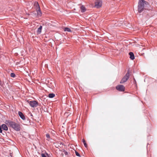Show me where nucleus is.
Returning <instances> with one entry per match:
<instances>
[{
	"label": "nucleus",
	"mask_w": 157,
	"mask_h": 157,
	"mask_svg": "<svg viewBox=\"0 0 157 157\" xmlns=\"http://www.w3.org/2000/svg\"><path fill=\"white\" fill-rule=\"evenodd\" d=\"M6 124L9 127H11L16 131H19L20 130L21 127L20 125L15 122L8 120L6 121Z\"/></svg>",
	"instance_id": "obj_1"
},
{
	"label": "nucleus",
	"mask_w": 157,
	"mask_h": 157,
	"mask_svg": "<svg viewBox=\"0 0 157 157\" xmlns=\"http://www.w3.org/2000/svg\"><path fill=\"white\" fill-rule=\"evenodd\" d=\"M148 4V2L144 0H139L138 6V12L140 13L142 12L144 10L145 5Z\"/></svg>",
	"instance_id": "obj_2"
},
{
	"label": "nucleus",
	"mask_w": 157,
	"mask_h": 157,
	"mask_svg": "<svg viewBox=\"0 0 157 157\" xmlns=\"http://www.w3.org/2000/svg\"><path fill=\"white\" fill-rule=\"evenodd\" d=\"M130 75V72L129 70H128L127 73L123 77L120 81V83H123L126 82L128 79Z\"/></svg>",
	"instance_id": "obj_3"
},
{
	"label": "nucleus",
	"mask_w": 157,
	"mask_h": 157,
	"mask_svg": "<svg viewBox=\"0 0 157 157\" xmlns=\"http://www.w3.org/2000/svg\"><path fill=\"white\" fill-rule=\"evenodd\" d=\"M26 102L29 104L32 107H36L38 105V102L36 101H30L27 100Z\"/></svg>",
	"instance_id": "obj_4"
},
{
	"label": "nucleus",
	"mask_w": 157,
	"mask_h": 157,
	"mask_svg": "<svg viewBox=\"0 0 157 157\" xmlns=\"http://www.w3.org/2000/svg\"><path fill=\"white\" fill-rule=\"evenodd\" d=\"M116 88L117 90L119 91H124L125 89L124 86L121 85H119L117 86Z\"/></svg>",
	"instance_id": "obj_5"
},
{
	"label": "nucleus",
	"mask_w": 157,
	"mask_h": 157,
	"mask_svg": "<svg viewBox=\"0 0 157 157\" xmlns=\"http://www.w3.org/2000/svg\"><path fill=\"white\" fill-rule=\"evenodd\" d=\"M102 3L101 0H96L95 2V6L97 8H99L101 6Z\"/></svg>",
	"instance_id": "obj_6"
},
{
	"label": "nucleus",
	"mask_w": 157,
	"mask_h": 157,
	"mask_svg": "<svg viewBox=\"0 0 157 157\" xmlns=\"http://www.w3.org/2000/svg\"><path fill=\"white\" fill-rule=\"evenodd\" d=\"M18 114L21 118L22 120H25V117L23 113L19 111L18 112Z\"/></svg>",
	"instance_id": "obj_7"
},
{
	"label": "nucleus",
	"mask_w": 157,
	"mask_h": 157,
	"mask_svg": "<svg viewBox=\"0 0 157 157\" xmlns=\"http://www.w3.org/2000/svg\"><path fill=\"white\" fill-rule=\"evenodd\" d=\"M129 55L130 56V58L132 60H133L135 59V56L133 53L132 52H130L129 53Z\"/></svg>",
	"instance_id": "obj_8"
},
{
	"label": "nucleus",
	"mask_w": 157,
	"mask_h": 157,
	"mask_svg": "<svg viewBox=\"0 0 157 157\" xmlns=\"http://www.w3.org/2000/svg\"><path fill=\"white\" fill-rule=\"evenodd\" d=\"M2 128L4 130L7 131L8 129V127L5 124H3L1 126Z\"/></svg>",
	"instance_id": "obj_9"
},
{
	"label": "nucleus",
	"mask_w": 157,
	"mask_h": 157,
	"mask_svg": "<svg viewBox=\"0 0 157 157\" xmlns=\"http://www.w3.org/2000/svg\"><path fill=\"white\" fill-rule=\"evenodd\" d=\"M80 8L81 12L82 13L86 11V8L85 7V6L83 5H82L80 7Z\"/></svg>",
	"instance_id": "obj_10"
},
{
	"label": "nucleus",
	"mask_w": 157,
	"mask_h": 157,
	"mask_svg": "<svg viewBox=\"0 0 157 157\" xmlns=\"http://www.w3.org/2000/svg\"><path fill=\"white\" fill-rule=\"evenodd\" d=\"M42 27L41 25H40V27L38 29L37 32L38 34H40L41 32V30Z\"/></svg>",
	"instance_id": "obj_11"
},
{
	"label": "nucleus",
	"mask_w": 157,
	"mask_h": 157,
	"mask_svg": "<svg viewBox=\"0 0 157 157\" xmlns=\"http://www.w3.org/2000/svg\"><path fill=\"white\" fill-rule=\"evenodd\" d=\"M34 5L36 6V9H40L39 6L38 2H35L34 3Z\"/></svg>",
	"instance_id": "obj_12"
},
{
	"label": "nucleus",
	"mask_w": 157,
	"mask_h": 157,
	"mask_svg": "<svg viewBox=\"0 0 157 157\" xmlns=\"http://www.w3.org/2000/svg\"><path fill=\"white\" fill-rule=\"evenodd\" d=\"M55 96V94L53 93L50 94L48 96V97L50 98H54Z\"/></svg>",
	"instance_id": "obj_13"
},
{
	"label": "nucleus",
	"mask_w": 157,
	"mask_h": 157,
	"mask_svg": "<svg viewBox=\"0 0 157 157\" xmlns=\"http://www.w3.org/2000/svg\"><path fill=\"white\" fill-rule=\"evenodd\" d=\"M37 13L38 16H41V12L40 10V9H38V10L37 11Z\"/></svg>",
	"instance_id": "obj_14"
},
{
	"label": "nucleus",
	"mask_w": 157,
	"mask_h": 157,
	"mask_svg": "<svg viewBox=\"0 0 157 157\" xmlns=\"http://www.w3.org/2000/svg\"><path fill=\"white\" fill-rule=\"evenodd\" d=\"M82 142L83 143V144H84V145L85 146V147H87V144H86V141L84 139H83L82 140Z\"/></svg>",
	"instance_id": "obj_15"
},
{
	"label": "nucleus",
	"mask_w": 157,
	"mask_h": 157,
	"mask_svg": "<svg viewBox=\"0 0 157 157\" xmlns=\"http://www.w3.org/2000/svg\"><path fill=\"white\" fill-rule=\"evenodd\" d=\"M64 31L69 32H71V30L68 28H65L64 29Z\"/></svg>",
	"instance_id": "obj_16"
},
{
	"label": "nucleus",
	"mask_w": 157,
	"mask_h": 157,
	"mask_svg": "<svg viewBox=\"0 0 157 157\" xmlns=\"http://www.w3.org/2000/svg\"><path fill=\"white\" fill-rule=\"evenodd\" d=\"M10 76L14 78L15 77L16 75L14 73H12L10 74Z\"/></svg>",
	"instance_id": "obj_17"
},
{
	"label": "nucleus",
	"mask_w": 157,
	"mask_h": 157,
	"mask_svg": "<svg viewBox=\"0 0 157 157\" xmlns=\"http://www.w3.org/2000/svg\"><path fill=\"white\" fill-rule=\"evenodd\" d=\"M63 152L64 153V154L65 155H68V153L67 151H66L65 150H63Z\"/></svg>",
	"instance_id": "obj_18"
},
{
	"label": "nucleus",
	"mask_w": 157,
	"mask_h": 157,
	"mask_svg": "<svg viewBox=\"0 0 157 157\" xmlns=\"http://www.w3.org/2000/svg\"><path fill=\"white\" fill-rule=\"evenodd\" d=\"M75 154H76V155H77L78 156H79V157L80 156V155L79 154L77 151H75Z\"/></svg>",
	"instance_id": "obj_19"
},
{
	"label": "nucleus",
	"mask_w": 157,
	"mask_h": 157,
	"mask_svg": "<svg viewBox=\"0 0 157 157\" xmlns=\"http://www.w3.org/2000/svg\"><path fill=\"white\" fill-rule=\"evenodd\" d=\"M46 137L48 138H50V136L48 134H47L46 135Z\"/></svg>",
	"instance_id": "obj_20"
},
{
	"label": "nucleus",
	"mask_w": 157,
	"mask_h": 157,
	"mask_svg": "<svg viewBox=\"0 0 157 157\" xmlns=\"http://www.w3.org/2000/svg\"><path fill=\"white\" fill-rule=\"evenodd\" d=\"M41 156H42V157H46L45 155V154H43V153H42L41 154Z\"/></svg>",
	"instance_id": "obj_21"
}]
</instances>
